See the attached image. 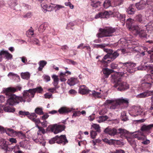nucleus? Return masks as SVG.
<instances>
[{
    "instance_id": "49",
    "label": "nucleus",
    "mask_w": 153,
    "mask_h": 153,
    "mask_svg": "<svg viewBox=\"0 0 153 153\" xmlns=\"http://www.w3.org/2000/svg\"><path fill=\"white\" fill-rule=\"evenodd\" d=\"M136 19L137 21L140 22L142 23L143 22V18L142 15L140 14H138L136 16Z\"/></svg>"
},
{
    "instance_id": "21",
    "label": "nucleus",
    "mask_w": 153,
    "mask_h": 153,
    "mask_svg": "<svg viewBox=\"0 0 153 153\" xmlns=\"http://www.w3.org/2000/svg\"><path fill=\"white\" fill-rule=\"evenodd\" d=\"M4 131L7 134L11 137L16 136V131L10 128H5Z\"/></svg>"
},
{
    "instance_id": "42",
    "label": "nucleus",
    "mask_w": 153,
    "mask_h": 153,
    "mask_svg": "<svg viewBox=\"0 0 153 153\" xmlns=\"http://www.w3.org/2000/svg\"><path fill=\"white\" fill-rule=\"evenodd\" d=\"M128 133V131L122 128H120L117 130V134H120L121 135H124Z\"/></svg>"
},
{
    "instance_id": "3",
    "label": "nucleus",
    "mask_w": 153,
    "mask_h": 153,
    "mask_svg": "<svg viewBox=\"0 0 153 153\" xmlns=\"http://www.w3.org/2000/svg\"><path fill=\"white\" fill-rule=\"evenodd\" d=\"M16 89L14 88H8L4 89V92L5 94L10 96V97L7 100V103L10 105H13L19 103L20 102L19 97L16 96L15 95L12 94V92L16 91Z\"/></svg>"
},
{
    "instance_id": "4",
    "label": "nucleus",
    "mask_w": 153,
    "mask_h": 153,
    "mask_svg": "<svg viewBox=\"0 0 153 153\" xmlns=\"http://www.w3.org/2000/svg\"><path fill=\"white\" fill-rule=\"evenodd\" d=\"M120 64H122L123 66L120 69L118 73L121 74V76L127 77L128 75L127 73L131 74L133 73L135 71L134 67L136 66V64L132 62H120Z\"/></svg>"
},
{
    "instance_id": "46",
    "label": "nucleus",
    "mask_w": 153,
    "mask_h": 153,
    "mask_svg": "<svg viewBox=\"0 0 153 153\" xmlns=\"http://www.w3.org/2000/svg\"><path fill=\"white\" fill-rule=\"evenodd\" d=\"M108 45V44H105V43H103L102 44H94V48H104L105 47L107 46Z\"/></svg>"
},
{
    "instance_id": "26",
    "label": "nucleus",
    "mask_w": 153,
    "mask_h": 153,
    "mask_svg": "<svg viewBox=\"0 0 153 153\" xmlns=\"http://www.w3.org/2000/svg\"><path fill=\"white\" fill-rule=\"evenodd\" d=\"M126 139L134 149L136 146V143L134 139L131 136L127 137Z\"/></svg>"
},
{
    "instance_id": "39",
    "label": "nucleus",
    "mask_w": 153,
    "mask_h": 153,
    "mask_svg": "<svg viewBox=\"0 0 153 153\" xmlns=\"http://www.w3.org/2000/svg\"><path fill=\"white\" fill-rule=\"evenodd\" d=\"M108 118V117L106 116H100L97 118V121L99 123H101L105 121Z\"/></svg>"
},
{
    "instance_id": "54",
    "label": "nucleus",
    "mask_w": 153,
    "mask_h": 153,
    "mask_svg": "<svg viewBox=\"0 0 153 153\" xmlns=\"http://www.w3.org/2000/svg\"><path fill=\"white\" fill-rule=\"evenodd\" d=\"M117 17L119 18V19L122 21H124L125 20V15H122L119 14V15H118V16Z\"/></svg>"
},
{
    "instance_id": "9",
    "label": "nucleus",
    "mask_w": 153,
    "mask_h": 153,
    "mask_svg": "<svg viewBox=\"0 0 153 153\" xmlns=\"http://www.w3.org/2000/svg\"><path fill=\"white\" fill-rule=\"evenodd\" d=\"M99 31L100 33H97V36L98 38H102L103 36H112L111 34L115 31V29L112 27H108L104 29L100 28Z\"/></svg>"
},
{
    "instance_id": "2",
    "label": "nucleus",
    "mask_w": 153,
    "mask_h": 153,
    "mask_svg": "<svg viewBox=\"0 0 153 153\" xmlns=\"http://www.w3.org/2000/svg\"><path fill=\"white\" fill-rule=\"evenodd\" d=\"M112 79L114 82V86L117 88V90L119 91H123L128 89L129 88V85L126 82L121 81V74L116 73L111 75Z\"/></svg>"
},
{
    "instance_id": "23",
    "label": "nucleus",
    "mask_w": 153,
    "mask_h": 153,
    "mask_svg": "<svg viewBox=\"0 0 153 153\" xmlns=\"http://www.w3.org/2000/svg\"><path fill=\"white\" fill-rule=\"evenodd\" d=\"M152 128H153V124H151L148 125H144L141 128V130L142 131L148 132L150 133L149 131Z\"/></svg>"
},
{
    "instance_id": "13",
    "label": "nucleus",
    "mask_w": 153,
    "mask_h": 153,
    "mask_svg": "<svg viewBox=\"0 0 153 153\" xmlns=\"http://www.w3.org/2000/svg\"><path fill=\"white\" fill-rule=\"evenodd\" d=\"M152 86V84L147 80L144 79V78L142 79L141 84L139 85V89L145 90L146 89H150Z\"/></svg>"
},
{
    "instance_id": "33",
    "label": "nucleus",
    "mask_w": 153,
    "mask_h": 153,
    "mask_svg": "<svg viewBox=\"0 0 153 153\" xmlns=\"http://www.w3.org/2000/svg\"><path fill=\"white\" fill-rule=\"evenodd\" d=\"M52 77L53 80V85L55 87H58L57 85L59 81V79L58 76L56 75H52Z\"/></svg>"
},
{
    "instance_id": "50",
    "label": "nucleus",
    "mask_w": 153,
    "mask_h": 153,
    "mask_svg": "<svg viewBox=\"0 0 153 153\" xmlns=\"http://www.w3.org/2000/svg\"><path fill=\"white\" fill-rule=\"evenodd\" d=\"M27 34L28 36L30 37L33 35V30L31 28L27 32Z\"/></svg>"
},
{
    "instance_id": "43",
    "label": "nucleus",
    "mask_w": 153,
    "mask_h": 153,
    "mask_svg": "<svg viewBox=\"0 0 153 153\" xmlns=\"http://www.w3.org/2000/svg\"><path fill=\"white\" fill-rule=\"evenodd\" d=\"M121 119L123 121H126L128 120V118L126 115V112L123 111L121 112Z\"/></svg>"
},
{
    "instance_id": "44",
    "label": "nucleus",
    "mask_w": 153,
    "mask_h": 153,
    "mask_svg": "<svg viewBox=\"0 0 153 153\" xmlns=\"http://www.w3.org/2000/svg\"><path fill=\"white\" fill-rule=\"evenodd\" d=\"M103 7L105 9H107L111 6V1L109 0H105L103 4Z\"/></svg>"
},
{
    "instance_id": "47",
    "label": "nucleus",
    "mask_w": 153,
    "mask_h": 153,
    "mask_svg": "<svg viewBox=\"0 0 153 153\" xmlns=\"http://www.w3.org/2000/svg\"><path fill=\"white\" fill-rule=\"evenodd\" d=\"M101 3V2L99 1L91 2V5L93 7L97 8L99 7Z\"/></svg>"
},
{
    "instance_id": "45",
    "label": "nucleus",
    "mask_w": 153,
    "mask_h": 153,
    "mask_svg": "<svg viewBox=\"0 0 153 153\" xmlns=\"http://www.w3.org/2000/svg\"><path fill=\"white\" fill-rule=\"evenodd\" d=\"M32 90L33 92H34V95H35L36 92L40 93L43 91V89L41 87H38L32 89Z\"/></svg>"
},
{
    "instance_id": "11",
    "label": "nucleus",
    "mask_w": 153,
    "mask_h": 153,
    "mask_svg": "<svg viewBox=\"0 0 153 153\" xmlns=\"http://www.w3.org/2000/svg\"><path fill=\"white\" fill-rule=\"evenodd\" d=\"M143 110L139 106H133L129 111V113L133 117H136L142 114Z\"/></svg>"
},
{
    "instance_id": "22",
    "label": "nucleus",
    "mask_w": 153,
    "mask_h": 153,
    "mask_svg": "<svg viewBox=\"0 0 153 153\" xmlns=\"http://www.w3.org/2000/svg\"><path fill=\"white\" fill-rule=\"evenodd\" d=\"M0 54H2L4 56L6 59H10L12 58V55L10 53L7 51L4 50L0 51Z\"/></svg>"
},
{
    "instance_id": "40",
    "label": "nucleus",
    "mask_w": 153,
    "mask_h": 153,
    "mask_svg": "<svg viewBox=\"0 0 153 153\" xmlns=\"http://www.w3.org/2000/svg\"><path fill=\"white\" fill-rule=\"evenodd\" d=\"M109 13H110L111 12V14H110L109 15H112L113 16H115L116 17L118 16V15H119V13L118 12V9L117 7H115L114 9H113V11L112 12L111 11H110L109 12H108Z\"/></svg>"
},
{
    "instance_id": "27",
    "label": "nucleus",
    "mask_w": 153,
    "mask_h": 153,
    "mask_svg": "<svg viewBox=\"0 0 153 153\" xmlns=\"http://www.w3.org/2000/svg\"><path fill=\"white\" fill-rule=\"evenodd\" d=\"M145 5L144 1L143 0L135 4L136 7L138 10L143 9L145 7Z\"/></svg>"
},
{
    "instance_id": "37",
    "label": "nucleus",
    "mask_w": 153,
    "mask_h": 153,
    "mask_svg": "<svg viewBox=\"0 0 153 153\" xmlns=\"http://www.w3.org/2000/svg\"><path fill=\"white\" fill-rule=\"evenodd\" d=\"M20 147L24 149H29V145L27 143L26 141L21 142L20 143Z\"/></svg>"
},
{
    "instance_id": "62",
    "label": "nucleus",
    "mask_w": 153,
    "mask_h": 153,
    "mask_svg": "<svg viewBox=\"0 0 153 153\" xmlns=\"http://www.w3.org/2000/svg\"><path fill=\"white\" fill-rule=\"evenodd\" d=\"M32 16V14L31 12H28L24 15L23 17L24 18H29Z\"/></svg>"
},
{
    "instance_id": "57",
    "label": "nucleus",
    "mask_w": 153,
    "mask_h": 153,
    "mask_svg": "<svg viewBox=\"0 0 153 153\" xmlns=\"http://www.w3.org/2000/svg\"><path fill=\"white\" fill-rule=\"evenodd\" d=\"M42 77L44 80L46 82H48L50 80V77L48 76L44 75Z\"/></svg>"
},
{
    "instance_id": "60",
    "label": "nucleus",
    "mask_w": 153,
    "mask_h": 153,
    "mask_svg": "<svg viewBox=\"0 0 153 153\" xmlns=\"http://www.w3.org/2000/svg\"><path fill=\"white\" fill-rule=\"evenodd\" d=\"M8 140L11 143H16L17 140L15 138H11L9 139Z\"/></svg>"
},
{
    "instance_id": "8",
    "label": "nucleus",
    "mask_w": 153,
    "mask_h": 153,
    "mask_svg": "<svg viewBox=\"0 0 153 153\" xmlns=\"http://www.w3.org/2000/svg\"><path fill=\"white\" fill-rule=\"evenodd\" d=\"M34 92L32 89L24 90L23 94V97H19L20 102H25L26 101L29 102L31 101L32 98L34 97Z\"/></svg>"
},
{
    "instance_id": "64",
    "label": "nucleus",
    "mask_w": 153,
    "mask_h": 153,
    "mask_svg": "<svg viewBox=\"0 0 153 153\" xmlns=\"http://www.w3.org/2000/svg\"><path fill=\"white\" fill-rule=\"evenodd\" d=\"M65 4L66 6H69L71 9H73L74 6L70 2H66L65 3Z\"/></svg>"
},
{
    "instance_id": "29",
    "label": "nucleus",
    "mask_w": 153,
    "mask_h": 153,
    "mask_svg": "<svg viewBox=\"0 0 153 153\" xmlns=\"http://www.w3.org/2000/svg\"><path fill=\"white\" fill-rule=\"evenodd\" d=\"M47 63V62L45 60H42L38 62V64L39 65V67L38 69V71H42L44 66L46 65Z\"/></svg>"
},
{
    "instance_id": "20",
    "label": "nucleus",
    "mask_w": 153,
    "mask_h": 153,
    "mask_svg": "<svg viewBox=\"0 0 153 153\" xmlns=\"http://www.w3.org/2000/svg\"><path fill=\"white\" fill-rule=\"evenodd\" d=\"M137 69L138 70H146L150 69L153 71V66L152 65L144 64L143 65L139 66Z\"/></svg>"
},
{
    "instance_id": "24",
    "label": "nucleus",
    "mask_w": 153,
    "mask_h": 153,
    "mask_svg": "<svg viewBox=\"0 0 153 153\" xmlns=\"http://www.w3.org/2000/svg\"><path fill=\"white\" fill-rule=\"evenodd\" d=\"M79 81L77 78L71 77L68 80L67 83L70 86H73L77 83Z\"/></svg>"
},
{
    "instance_id": "58",
    "label": "nucleus",
    "mask_w": 153,
    "mask_h": 153,
    "mask_svg": "<svg viewBox=\"0 0 153 153\" xmlns=\"http://www.w3.org/2000/svg\"><path fill=\"white\" fill-rule=\"evenodd\" d=\"M20 58L21 59L23 63H24L25 64H27V59L26 57L25 56H22L20 57Z\"/></svg>"
},
{
    "instance_id": "41",
    "label": "nucleus",
    "mask_w": 153,
    "mask_h": 153,
    "mask_svg": "<svg viewBox=\"0 0 153 153\" xmlns=\"http://www.w3.org/2000/svg\"><path fill=\"white\" fill-rule=\"evenodd\" d=\"M21 77L23 79H28L30 77V74L28 72L22 73L21 74Z\"/></svg>"
},
{
    "instance_id": "16",
    "label": "nucleus",
    "mask_w": 153,
    "mask_h": 153,
    "mask_svg": "<svg viewBox=\"0 0 153 153\" xmlns=\"http://www.w3.org/2000/svg\"><path fill=\"white\" fill-rule=\"evenodd\" d=\"M104 132L111 136H114L117 134V130L114 128L108 127L106 128Z\"/></svg>"
},
{
    "instance_id": "38",
    "label": "nucleus",
    "mask_w": 153,
    "mask_h": 153,
    "mask_svg": "<svg viewBox=\"0 0 153 153\" xmlns=\"http://www.w3.org/2000/svg\"><path fill=\"white\" fill-rule=\"evenodd\" d=\"M144 79L147 80L151 83V82L153 83V74L146 75L144 77Z\"/></svg>"
},
{
    "instance_id": "56",
    "label": "nucleus",
    "mask_w": 153,
    "mask_h": 153,
    "mask_svg": "<svg viewBox=\"0 0 153 153\" xmlns=\"http://www.w3.org/2000/svg\"><path fill=\"white\" fill-rule=\"evenodd\" d=\"M93 145L95 146L96 145L97 143H100L101 141V139L98 138L92 140Z\"/></svg>"
},
{
    "instance_id": "25",
    "label": "nucleus",
    "mask_w": 153,
    "mask_h": 153,
    "mask_svg": "<svg viewBox=\"0 0 153 153\" xmlns=\"http://www.w3.org/2000/svg\"><path fill=\"white\" fill-rule=\"evenodd\" d=\"M4 110L7 112H13L15 110L11 105L7 103L5 106L3 108Z\"/></svg>"
},
{
    "instance_id": "34",
    "label": "nucleus",
    "mask_w": 153,
    "mask_h": 153,
    "mask_svg": "<svg viewBox=\"0 0 153 153\" xmlns=\"http://www.w3.org/2000/svg\"><path fill=\"white\" fill-rule=\"evenodd\" d=\"M48 24L47 23H44L41 25L39 27L38 30L40 33L43 32L48 27Z\"/></svg>"
},
{
    "instance_id": "53",
    "label": "nucleus",
    "mask_w": 153,
    "mask_h": 153,
    "mask_svg": "<svg viewBox=\"0 0 153 153\" xmlns=\"http://www.w3.org/2000/svg\"><path fill=\"white\" fill-rule=\"evenodd\" d=\"M76 23L74 22H71L67 24V28L68 29L71 28V27L75 25Z\"/></svg>"
},
{
    "instance_id": "7",
    "label": "nucleus",
    "mask_w": 153,
    "mask_h": 153,
    "mask_svg": "<svg viewBox=\"0 0 153 153\" xmlns=\"http://www.w3.org/2000/svg\"><path fill=\"white\" fill-rule=\"evenodd\" d=\"M37 126L39 130L37 131V134L32 137V139L36 143L42 144L43 146H44L46 143V141L42 134H45L46 133V131L43 128L38 126Z\"/></svg>"
},
{
    "instance_id": "31",
    "label": "nucleus",
    "mask_w": 153,
    "mask_h": 153,
    "mask_svg": "<svg viewBox=\"0 0 153 153\" xmlns=\"http://www.w3.org/2000/svg\"><path fill=\"white\" fill-rule=\"evenodd\" d=\"M100 92H99L98 91H95L94 90H93L92 91H91V92L93 95L96 97L99 98L101 97V94H102L103 93V91H102L101 89H100L99 90Z\"/></svg>"
},
{
    "instance_id": "61",
    "label": "nucleus",
    "mask_w": 153,
    "mask_h": 153,
    "mask_svg": "<svg viewBox=\"0 0 153 153\" xmlns=\"http://www.w3.org/2000/svg\"><path fill=\"white\" fill-rule=\"evenodd\" d=\"M111 153H125V151L122 149L116 150L115 151L111 152Z\"/></svg>"
},
{
    "instance_id": "55",
    "label": "nucleus",
    "mask_w": 153,
    "mask_h": 153,
    "mask_svg": "<svg viewBox=\"0 0 153 153\" xmlns=\"http://www.w3.org/2000/svg\"><path fill=\"white\" fill-rule=\"evenodd\" d=\"M97 134L96 132L95 131L92 130L91 131L90 134L91 137L93 139L94 138L96 137Z\"/></svg>"
},
{
    "instance_id": "59",
    "label": "nucleus",
    "mask_w": 153,
    "mask_h": 153,
    "mask_svg": "<svg viewBox=\"0 0 153 153\" xmlns=\"http://www.w3.org/2000/svg\"><path fill=\"white\" fill-rule=\"evenodd\" d=\"M80 115L81 113L80 111H76L74 112L73 114V117H79L80 116Z\"/></svg>"
},
{
    "instance_id": "10",
    "label": "nucleus",
    "mask_w": 153,
    "mask_h": 153,
    "mask_svg": "<svg viewBox=\"0 0 153 153\" xmlns=\"http://www.w3.org/2000/svg\"><path fill=\"white\" fill-rule=\"evenodd\" d=\"M49 143L53 144L55 143L58 144L62 143L65 145L68 143V141L65 135H61L59 136H56L54 137L51 139L49 141Z\"/></svg>"
},
{
    "instance_id": "52",
    "label": "nucleus",
    "mask_w": 153,
    "mask_h": 153,
    "mask_svg": "<svg viewBox=\"0 0 153 153\" xmlns=\"http://www.w3.org/2000/svg\"><path fill=\"white\" fill-rule=\"evenodd\" d=\"M37 117V116L36 115L35 113H32L31 114L29 115L28 116V117L30 119H31L32 120H33L34 119V118H36Z\"/></svg>"
},
{
    "instance_id": "1",
    "label": "nucleus",
    "mask_w": 153,
    "mask_h": 153,
    "mask_svg": "<svg viewBox=\"0 0 153 153\" xmlns=\"http://www.w3.org/2000/svg\"><path fill=\"white\" fill-rule=\"evenodd\" d=\"M134 22V20L131 18L127 19L126 24L129 30L135 35H138L141 38H146L147 35L146 31L140 28L137 25H132Z\"/></svg>"
},
{
    "instance_id": "36",
    "label": "nucleus",
    "mask_w": 153,
    "mask_h": 153,
    "mask_svg": "<svg viewBox=\"0 0 153 153\" xmlns=\"http://www.w3.org/2000/svg\"><path fill=\"white\" fill-rule=\"evenodd\" d=\"M91 128L92 129H94L96 131L100 132V127L98 124L95 123H93L91 126Z\"/></svg>"
},
{
    "instance_id": "19",
    "label": "nucleus",
    "mask_w": 153,
    "mask_h": 153,
    "mask_svg": "<svg viewBox=\"0 0 153 153\" xmlns=\"http://www.w3.org/2000/svg\"><path fill=\"white\" fill-rule=\"evenodd\" d=\"M91 91V90H89L87 87L84 85L80 86L79 89V92L82 94H88Z\"/></svg>"
},
{
    "instance_id": "12",
    "label": "nucleus",
    "mask_w": 153,
    "mask_h": 153,
    "mask_svg": "<svg viewBox=\"0 0 153 153\" xmlns=\"http://www.w3.org/2000/svg\"><path fill=\"white\" fill-rule=\"evenodd\" d=\"M49 128L54 134H57L64 130L65 127L64 125L55 124L50 126Z\"/></svg>"
},
{
    "instance_id": "32",
    "label": "nucleus",
    "mask_w": 153,
    "mask_h": 153,
    "mask_svg": "<svg viewBox=\"0 0 153 153\" xmlns=\"http://www.w3.org/2000/svg\"><path fill=\"white\" fill-rule=\"evenodd\" d=\"M102 71L105 76V78H108L109 75L113 72L112 69H109L108 68H104L102 69Z\"/></svg>"
},
{
    "instance_id": "51",
    "label": "nucleus",
    "mask_w": 153,
    "mask_h": 153,
    "mask_svg": "<svg viewBox=\"0 0 153 153\" xmlns=\"http://www.w3.org/2000/svg\"><path fill=\"white\" fill-rule=\"evenodd\" d=\"M16 136H17L22 139H23L25 137L24 134L21 132H16Z\"/></svg>"
},
{
    "instance_id": "17",
    "label": "nucleus",
    "mask_w": 153,
    "mask_h": 153,
    "mask_svg": "<svg viewBox=\"0 0 153 153\" xmlns=\"http://www.w3.org/2000/svg\"><path fill=\"white\" fill-rule=\"evenodd\" d=\"M133 137L137 138L138 140H143L146 138L142 131H138L134 133L133 135Z\"/></svg>"
},
{
    "instance_id": "63",
    "label": "nucleus",
    "mask_w": 153,
    "mask_h": 153,
    "mask_svg": "<svg viewBox=\"0 0 153 153\" xmlns=\"http://www.w3.org/2000/svg\"><path fill=\"white\" fill-rule=\"evenodd\" d=\"M33 121L36 124V126L37 127V126H38V124L39 123L40 121L39 119L38 118H34V119L33 120Z\"/></svg>"
},
{
    "instance_id": "15",
    "label": "nucleus",
    "mask_w": 153,
    "mask_h": 153,
    "mask_svg": "<svg viewBox=\"0 0 153 153\" xmlns=\"http://www.w3.org/2000/svg\"><path fill=\"white\" fill-rule=\"evenodd\" d=\"M153 94L152 91L149 90H146L145 91L137 95L136 97L137 98H144L152 95Z\"/></svg>"
},
{
    "instance_id": "30",
    "label": "nucleus",
    "mask_w": 153,
    "mask_h": 153,
    "mask_svg": "<svg viewBox=\"0 0 153 153\" xmlns=\"http://www.w3.org/2000/svg\"><path fill=\"white\" fill-rule=\"evenodd\" d=\"M135 11V9L134 6L132 5H130L126 10L127 12L129 15L134 14Z\"/></svg>"
},
{
    "instance_id": "18",
    "label": "nucleus",
    "mask_w": 153,
    "mask_h": 153,
    "mask_svg": "<svg viewBox=\"0 0 153 153\" xmlns=\"http://www.w3.org/2000/svg\"><path fill=\"white\" fill-rule=\"evenodd\" d=\"M73 109V108H68L66 107H62L60 108L58 111L60 114H65L71 111Z\"/></svg>"
},
{
    "instance_id": "48",
    "label": "nucleus",
    "mask_w": 153,
    "mask_h": 153,
    "mask_svg": "<svg viewBox=\"0 0 153 153\" xmlns=\"http://www.w3.org/2000/svg\"><path fill=\"white\" fill-rule=\"evenodd\" d=\"M35 111L36 113L39 115H42L43 114L42 108H37L35 109Z\"/></svg>"
},
{
    "instance_id": "14",
    "label": "nucleus",
    "mask_w": 153,
    "mask_h": 153,
    "mask_svg": "<svg viewBox=\"0 0 153 153\" xmlns=\"http://www.w3.org/2000/svg\"><path fill=\"white\" fill-rule=\"evenodd\" d=\"M111 14L109 13L107 11H105L104 12H100L97 14L95 16V18L96 19L100 18H107L109 17L110 14Z\"/></svg>"
},
{
    "instance_id": "35",
    "label": "nucleus",
    "mask_w": 153,
    "mask_h": 153,
    "mask_svg": "<svg viewBox=\"0 0 153 153\" xmlns=\"http://www.w3.org/2000/svg\"><path fill=\"white\" fill-rule=\"evenodd\" d=\"M0 146L2 149L5 150L7 149V145L6 144V141L3 139H0Z\"/></svg>"
},
{
    "instance_id": "28",
    "label": "nucleus",
    "mask_w": 153,
    "mask_h": 153,
    "mask_svg": "<svg viewBox=\"0 0 153 153\" xmlns=\"http://www.w3.org/2000/svg\"><path fill=\"white\" fill-rule=\"evenodd\" d=\"M41 6L42 8V10L45 13L47 11H49V10H51L52 9V7L51 6H48L47 4H41Z\"/></svg>"
},
{
    "instance_id": "6",
    "label": "nucleus",
    "mask_w": 153,
    "mask_h": 153,
    "mask_svg": "<svg viewBox=\"0 0 153 153\" xmlns=\"http://www.w3.org/2000/svg\"><path fill=\"white\" fill-rule=\"evenodd\" d=\"M104 51L107 53L104 56L101 61V62L102 63H108L111 61H113L119 55V53L117 51L114 52L111 49L104 48Z\"/></svg>"
},
{
    "instance_id": "5",
    "label": "nucleus",
    "mask_w": 153,
    "mask_h": 153,
    "mask_svg": "<svg viewBox=\"0 0 153 153\" xmlns=\"http://www.w3.org/2000/svg\"><path fill=\"white\" fill-rule=\"evenodd\" d=\"M105 103L107 104H111L109 107V109L112 110L118 108L121 104H128V100L127 98L121 97L117 99L107 100L105 101Z\"/></svg>"
}]
</instances>
